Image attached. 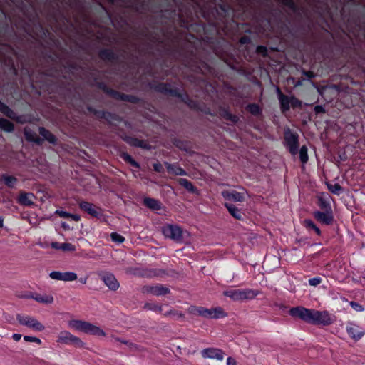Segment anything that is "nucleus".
<instances>
[{
  "label": "nucleus",
  "mask_w": 365,
  "mask_h": 365,
  "mask_svg": "<svg viewBox=\"0 0 365 365\" xmlns=\"http://www.w3.org/2000/svg\"><path fill=\"white\" fill-rule=\"evenodd\" d=\"M289 314L293 317L317 325L327 326L333 322L331 314L327 311H319L299 306L291 308Z\"/></svg>",
  "instance_id": "f257e3e1"
},
{
  "label": "nucleus",
  "mask_w": 365,
  "mask_h": 365,
  "mask_svg": "<svg viewBox=\"0 0 365 365\" xmlns=\"http://www.w3.org/2000/svg\"><path fill=\"white\" fill-rule=\"evenodd\" d=\"M68 326L78 331L98 336H105V331L99 327L88 322L78 319H73L68 322Z\"/></svg>",
  "instance_id": "f03ea898"
},
{
  "label": "nucleus",
  "mask_w": 365,
  "mask_h": 365,
  "mask_svg": "<svg viewBox=\"0 0 365 365\" xmlns=\"http://www.w3.org/2000/svg\"><path fill=\"white\" fill-rule=\"evenodd\" d=\"M260 292L252 289H228L223 292V295L233 301H245L255 299Z\"/></svg>",
  "instance_id": "7ed1b4c3"
},
{
  "label": "nucleus",
  "mask_w": 365,
  "mask_h": 365,
  "mask_svg": "<svg viewBox=\"0 0 365 365\" xmlns=\"http://www.w3.org/2000/svg\"><path fill=\"white\" fill-rule=\"evenodd\" d=\"M163 235L165 238L170 239L175 242H183L185 235H189L187 230H183L176 224H166L162 227Z\"/></svg>",
  "instance_id": "20e7f679"
},
{
  "label": "nucleus",
  "mask_w": 365,
  "mask_h": 365,
  "mask_svg": "<svg viewBox=\"0 0 365 365\" xmlns=\"http://www.w3.org/2000/svg\"><path fill=\"white\" fill-rule=\"evenodd\" d=\"M16 319L21 325L31 329L34 331H42L45 329V326L32 316L17 314Z\"/></svg>",
  "instance_id": "39448f33"
},
{
  "label": "nucleus",
  "mask_w": 365,
  "mask_h": 365,
  "mask_svg": "<svg viewBox=\"0 0 365 365\" xmlns=\"http://www.w3.org/2000/svg\"><path fill=\"white\" fill-rule=\"evenodd\" d=\"M57 342L64 344H74L78 347H84L85 343L81 339L68 331H61L58 336Z\"/></svg>",
  "instance_id": "423d86ee"
},
{
  "label": "nucleus",
  "mask_w": 365,
  "mask_h": 365,
  "mask_svg": "<svg viewBox=\"0 0 365 365\" xmlns=\"http://www.w3.org/2000/svg\"><path fill=\"white\" fill-rule=\"evenodd\" d=\"M299 135L297 133H292L289 129L284 132L285 145L288 148L292 155H296L298 151Z\"/></svg>",
  "instance_id": "0eeeda50"
},
{
  "label": "nucleus",
  "mask_w": 365,
  "mask_h": 365,
  "mask_svg": "<svg viewBox=\"0 0 365 365\" xmlns=\"http://www.w3.org/2000/svg\"><path fill=\"white\" fill-rule=\"evenodd\" d=\"M79 207L91 215L92 217L100 218L103 216V210L100 207H97L93 203L86 202V201H81L78 203Z\"/></svg>",
  "instance_id": "6e6552de"
},
{
  "label": "nucleus",
  "mask_w": 365,
  "mask_h": 365,
  "mask_svg": "<svg viewBox=\"0 0 365 365\" xmlns=\"http://www.w3.org/2000/svg\"><path fill=\"white\" fill-rule=\"evenodd\" d=\"M126 273L130 275L144 277H153L158 276L159 271L156 269H143L140 267H128L126 269Z\"/></svg>",
  "instance_id": "1a4fd4ad"
},
{
  "label": "nucleus",
  "mask_w": 365,
  "mask_h": 365,
  "mask_svg": "<svg viewBox=\"0 0 365 365\" xmlns=\"http://www.w3.org/2000/svg\"><path fill=\"white\" fill-rule=\"evenodd\" d=\"M202 317L207 319H220L227 317V313L220 307H216L211 309L204 307Z\"/></svg>",
  "instance_id": "9d476101"
},
{
  "label": "nucleus",
  "mask_w": 365,
  "mask_h": 365,
  "mask_svg": "<svg viewBox=\"0 0 365 365\" xmlns=\"http://www.w3.org/2000/svg\"><path fill=\"white\" fill-rule=\"evenodd\" d=\"M202 356L204 359H216L222 361L225 356V352L218 348L209 347L202 350Z\"/></svg>",
  "instance_id": "9b49d317"
},
{
  "label": "nucleus",
  "mask_w": 365,
  "mask_h": 365,
  "mask_svg": "<svg viewBox=\"0 0 365 365\" xmlns=\"http://www.w3.org/2000/svg\"><path fill=\"white\" fill-rule=\"evenodd\" d=\"M313 215L317 221L324 225H329L334 222V215L331 207L325 212L315 211Z\"/></svg>",
  "instance_id": "f8f14e48"
},
{
  "label": "nucleus",
  "mask_w": 365,
  "mask_h": 365,
  "mask_svg": "<svg viewBox=\"0 0 365 365\" xmlns=\"http://www.w3.org/2000/svg\"><path fill=\"white\" fill-rule=\"evenodd\" d=\"M49 277L54 280L72 282L77 279L78 277L75 272H61L59 271H53L50 272Z\"/></svg>",
  "instance_id": "ddd939ff"
},
{
  "label": "nucleus",
  "mask_w": 365,
  "mask_h": 365,
  "mask_svg": "<svg viewBox=\"0 0 365 365\" xmlns=\"http://www.w3.org/2000/svg\"><path fill=\"white\" fill-rule=\"evenodd\" d=\"M142 290L143 293L151 294L155 296H163L170 293L169 288L163 285L145 286Z\"/></svg>",
  "instance_id": "4468645a"
},
{
  "label": "nucleus",
  "mask_w": 365,
  "mask_h": 365,
  "mask_svg": "<svg viewBox=\"0 0 365 365\" xmlns=\"http://www.w3.org/2000/svg\"><path fill=\"white\" fill-rule=\"evenodd\" d=\"M101 279L104 284L111 290L115 291L119 288V283L112 273L106 272L101 275Z\"/></svg>",
  "instance_id": "2eb2a0df"
},
{
  "label": "nucleus",
  "mask_w": 365,
  "mask_h": 365,
  "mask_svg": "<svg viewBox=\"0 0 365 365\" xmlns=\"http://www.w3.org/2000/svg\"><path fill=\"white\" fill-rule=\"evenodd\" d=\"M346 331L349 336L354 339H360L364 334L363 331L357 324L351 323L346 327Z\"/></svg>",
  "instance_id": "dca6fc26"
},
{
  "label": "nucleus",
  "mask_w": 365,
  "mask_h": 365,
  "mask_svg": "<svg viewBox=\"0 0 365 365\" xmlns=\"http://www.w3.org/2000/svg\"><path fill=\"white\" fill-rule=\"evenodd\" d=\"M35 198V195L31 192H21L18 197L17 201L21 205L31 206L34 204Z\"/></svg>",
  "instance_id": "f3484780"
},
{
  "label": "nucleus",
  "mask_w": 365,
  "mask_h": 365,
  "mask_svg": "<svg viewBox=\"0 0 365 365\" xmlns=\"http://www.w3.org/2000/svg\"><path fill=\"white\" fill-rule=\"evenodd\" d=\"M26 298H31L34 299L36 302L45 304H50L53 302V297L51 294H41L37 293L31 294L29 296L26 297Z\"/></svg>",
  "instance_id": "a211bd4d"
},
{
  "label": "nucleus",
  "mask_w": 365,
  "mask_h": 365,
  "mask_svg": "<svg viewBox=\"0 0 365 365\" xmlns=\"http://www.w3.org/2000/svg\"><path fill=\"white\" fill-rule=\"evenodd\" d=\"M222 195L225 200L233 202H242L245 198L244 195L242 193L238 192L235 190L222 191Z\"/></svg>",
  "instance_id": "6ab92c4d"
},
{
  "label": "nucleus",
  "mask_w": 365,
  "mask_h": 365,
  "mask_svg": "<svg viewBox=\"0 0 365 365\" xmlns=\"http://www.w3.org/2000/svg\"><path fill=\"white\" fill-rule=\"evenodd\" d=\"M277 93L280 103L281 109L283 112L287 111L290 108L291 98L284 95L279 88H277Z\"/></svg>",
  "instance_id": "aec40b11"
},
{
  "label": "nucleus",
  "mask_w": 365,
  "mask_h": 365,
  "mask_svg": "<svg viewBox=\"0 0 365 365\" xmlns=\"http://www.w3.org/2000/svg\"><path fill=\"white\" fill-rule=\"evenodd\" d=\"M144 205L152 210H159L161 209V203L159 200L154 198L146 197L143 200Z\"/></svg>",
  "instance_id": "412c9836"
},
{
  "label": "nucleus",
  "mask_w": 365,
  "mask_h": 365,
  "mask_svg": "<svg viewBox=\"0 0 365 365\" xmlns=\"http://www.w3.org/2000/svg\"><path fill=\"white\" fill-rule=\"evenodd\" d=\"M167 170L169 173L175 175H186L187 173L182 168L176 165H173L168 163H165Z\"/></svg>",
  "instance_id": "4be33fe9"
},
{
  "label": "nucleus",
  "mask_w": 365,
  "mask_h": 365,
  "mask_svg": "<svg viewBox=\"0 0 365 365\" xmlns=\"http://www.w3.org/2000/svg\"><path fill=\"white\" fill-rule=\"evenodd\" d=\"M225 206L228 210L230 215L232 216H233L235 219H237V220L242 219L243 213L239 208L235 207L234 205L229 204V203H225Z\"/></svg>",
  "instance_id": "5701e85b"
},
{
  "label": "nucleus",
  "mask_w": 365,
  "mask_h": 365,
  "mask_svg": "<svg viewBox=\"0 0 365 365\" xmlns=\"http://www.w3.org/2000/svg\"><path fill=\"white\" fill-rule=\"evenodd\" d=\"M179 184L185 187L187 191L192 193L198 194L197 189L192 185V183L186 178H180L178 180Z\"/></svg>",
  "instance_id": "b1692460"
},
{
  "label": "nucleus",
  "mask_w": 365,
  "mask_h": 365,
  "mask_svg": "<svg viewBox=\"0 0 365 365\" xmlns=\"http://www.w3.org/2000/svg\"><path fill=\"white\" fill-rule=\"evenodd\" d=\"M39 133L48 142L51 143H55L56 141V139L55 136L50 133L48 130L45 129L44 128H39Z\"/></svg>",
  "instance_id": "393cba45"
},
{
  "label": "nucleus",
  "mask_w": 365,
  "mask_h": 365,
  "mask_svg": "<svg viewBox=\"0 0 365 365\" xmlns=\"http://www.w3.org/2000/svg\"><path fill=\"white\" fill-rule=\"evenodd\" d=\"M0 128L7 132H11L14 130V125L7 119L0 118Z\"/></svg>",
  "instance_id": "a878e982"
},
{
  "label": "nucleus",
  "mask_w": 365,
  "mask_h": 365,
  "mask_svg": "<svg viewBox=\"0 0 365 365\" xmlns=\"http://www.w3.org/2000/svg\"><path fill=\"white\" fill-rule=\"evenodd\" d=\"M304 225L307 229L313 230L317 235H321V231L319 228L314 223L312 220L309 219L304 220Z\"/></svg>",
  "instance_id": "bb28decb"
},
{
  "label": "nucleus",
  "mask_w": 365,
  "mask_h": 365,
  "mask_svg": "<svg viewBox=\"0 0 365 365\" xmlns=\"http://www.w3.org/2000/svg\"><path fill=\"white\" fill-rule=\"evenodd\" d=\"M0 111L11 118H14L15 117V113L6 104L1 101Z\"/></svg>",
  "instance_id": "cd10ccee"
},
{
  "label": "nucleus",
  "mask_w": 365,
  "mask_h": 365,
  "mask_svg": "<svg viewBox=\"0 0 365 365\" xmlns=\"http://www.w3.org/2000/svg\"><path fill=\"white\" fill-rule=\"evenodd\" d=\"M144 308L147 310H150L156 312L161 313L163 311L162 306L155 303H146Z\"/></svg>",
  "instance_id": "c85d7f7f"
},
{
  "label": "nucleus",
  "mask_w": 365,
  "mask_h": 365,
  "mask_svg": "<svg viewBox=\"0 0 365 365\" xmlns=\"http://www.w3.org/2000/svg\"><path fill=\"white\" fill-rule=\"evenodd\" d=\"M3 180H4L5 185L11 188L14 187L16 181H17V180L15 177L9 176V175H4Z\"/></svg>",
  "instance_id": "c756f323"
},
{
  "label": "nucleus",
  "mask_w": 365,
  "mask_h": 365,
  "mask_svg": "<svg viewBox=\"0 0 365 365\" xmlns=\"http://www.w3.org/2000/svg\"><path fill=\"white\" fill-rule=\"evenodd\" d=\"M329 190L332 192L333 194L339 195L342 191L341 186L338 184H329L327 185Z\"/></svg>",
  "instance_id": "7c9ffc66"
},
{
  "label": "nucleus",
  "mask_w": 365,
  "mask_h": 365,
  "mask_svg": "<svg viewBox=\"0 0 365 365\" xmlns=\"http://www.w3.org/2000/svg\"><path fill=\"white\" fill-rule=\"evenodd\" d=\"M299 158L304 164L308 161L307 148L305 145L302 146L299 150Z\"/></svg>",
  "instance_id": "2f4dec72"
},
{
  "label": "nucleus",
  "mask_w": 365,
  "mask_h": 365,
  "mask_svg": "<svg viewBox=\"0 0 365 365\" xmlns=\"http://www.w3.org/2000/svg\"><path fill=\"white\" fill-rule=\"evenodd\" d=\"M203 308V307L190 306L188 308L187 311L190 314L192 315H199L202 317Z\"/></svg>",
  "instance_id": "473e14b6"
},
{
  "label": "nucleus",
  "mask_w": 365,
  "mask_h": 365,
  "mask_svg": "<svg viewBox=\"0 0 365 365\" xmlns=\"http://www.w3.org/2000/svg\"><path fill=\"white\" fill-rule=\"evenodd\" d=\"M163 315L165 317L173 316L181 319L185 317V314L182 312H178L175 309H170L168 312L164 313Z\"/></svg>",
  "instance_id": "72a5a7b5"
},
{
  "label": "nucleus",
  "mask_w": 365,
  "mask_h": 365,
  "mask_svg": "<svg viewBox=\"0 0 365 365\" xmlns=\"http://www.w3.org/2000/svg\"><path fill=\"white\" fill-rule=\"evenodd\" d=\"M122 157L125 160V161H126L127 163H129L130 165H132L136 168L140 167L139 164L135 160H134L130 155H128L127 153H123L122 155Z\"/></svg>",
  "instance_id": "f704fd0d"
},
{
  "label": "nucleus",
  "mask_w": 365,
  "mask_h": 365,
  "mask_svg": "<svg viewBox=\"0 0 365 365\" xmlns=\"http://www.w3.org/2000/svg\"><path fill=\"white\" fill-rule=\"evenodd\" d=\"M111 240L117 243H122L125 241V237L117 232H112L110 234Z\"/></svg>",
  "instance_id": "c9c22d12"
},
{
  "label": "nucleus",
  "mask_w": 365,
  "mask_h": 365,
  "mask_svg": "<svg viewBox=\"0 0 365 365\" xmlns=\"http://www.w3.org/2000/svg\"><path fill=\"white\" fill-rule=\"evenodd\" d=\"M61 250L64 252H74L76 247L71 243L65 242L61 244Z\"/></svg>",
  "instance_id": "e433bc0d"
},
{
  "label": "nucleus",
  "mask_w": 365,
  "mask_h": 365,
  "mask_svg": "<svg viewBox=\"0 0 365 365\" xmlns=\"http://www.w3.org/2000/svg\"><path fill=\"white\" fill-rule=\"evenodd\" d=\"M319 206L322 209H325L326 210L327 209H329L331 207L329 202L327 200V197H323L322 196L319 197Z\"/></svg>",
  "instance_id": "4c0bfd02"
},
{
  "label": "nucleus",
  "mask_w": 365,
  "mask_h": 365,
  "mask_svg": "<svg viewBox=\"0 0 365 365\" xmlns=\"http://www.w3.org/2000/svg\"><path fill=\"white\" fill-rule=\"evenodd\" d=\"M248 110L254 115H257L260 112L259 107L255 104H251L247 106Z\"/></svg>",
  "instance_id": "58836bf2"
},
{
  "label": "nucleus",
  "mask_w": 365,
  "mask_h": 365,
  "mask_svg": "<svg viewBox=\"0 0 365 365\" xmlns=\"http://www.w3.org/2000/svg\"><path fill=\"white\" fill-rule=\"evenodd\" d=\"M24 341H26L27 342H34L39 345L41 344V343H42L41 340L39 338L36 337V336H24Z\"/></svg>",
  "instance_id": "ea45409f"
},
{
  "label": "nucleus",
  "mask_w": 365,
  "mask_h": 365,
  "mask_svg": "<svg viewBox=\"0 0 365 365\" xmlns=\"http://www.w3.org/2000/svg\"><path fill=\"white\" fill-rule=\"evenodd\" d=\"M350 306L356 312H363L364 308L362 305L359 304L358 302L351 301L349 302Z\"/></svg>",
  "instance_id": "a19ab883"
},
{
  "label": "nucleus",
  "mask_w": 365,
  "mask_h": 365,
  "mask_svg": "<svg viewBox=\"0 0 365 365\" xmlns=\"http://www.w3.org/2000/svg\"><path fill=\"white\" fill-rule=\"evenodd\" d=\"M322 279L321 277H317L309 279V284L311 286L316 287L322 282Z\"/></svg>",
  "instance_id": "79ce46f5"
},
{
  "label": "nucleus",
  "mask_w": 365,
  "mask_h": 365,
  "mask_svg": "<svg viewBox=\"0 0 365 365\" xmlns=\"http://www.w3.org/2000/svg\"><path fill=\"white\" fill-rule=\"evenodd\" d=\"M56 214L58 215L61 217L63 218H70L71 213L63 211V210H57Z\"/></svg>",
  "instance_id": "37998d69"
},
{
  "label": "nucleus",
  "mask_w": 365,
  "mask_h": 365,
  "mask_svg": "<svg viewBox=\"0 0 365 365\" xmlns=\"http://www.w3.org/2000/svg\"><path fill=\"white\" fill-rule=\"evenodd\" d=\"M153 168H154L155 171H156L158 173H161L163 170V165L160 163H154Z\"/></svg>",
  "instance_id": "c03bdc74"
},
{
  "label": "nucleus",
  "mask_w": 365,
  "mask_h": 365,
  "mask_svg": "<svg viewBox=\"0 0 365 365\" xmlns=\"http://www.w3.org/2000/svg\"><path fill=\"white\" fill-rule=\"evenodd\" d=\"M227 365H237L236 360L234 358L229 356L227 359Z\"/></svg>",
  "instance_id": "a18cd8bd"
},
{
  "label": "nucleus",
  "mask_w": 365,
  "mask_h": 365,
  "mask_svg": "<svg viewBox=\"0 0 365 365\" xmlns=\"http://www.w3.org/2000/svg\"><path fill=\"white\" fill-rule=\"evenodd\" d=\"M51 247L56 250H61V244L57 242H53L51 243Z\"/></svg>",
  "instance_id": "49530a36"
},
{
  "label": "nucleus",
  "mask_w": 365,
  "mask_h": 365,
  "mask_svg": "<svg viewBox=\"0 0 365 365\" xmlns=\"http://www.w3.org/2000/svg\"><path fill=\"white\" fill-rule=\"evenodd\" d=\"M70 218L72 219L74 221L78 222V221L80 220L81 217L78 215L71 214L70 215Z\"/></svg>",
  "instance_id": "de8ad7c7"
},
{
  "label": "nucleus",
  "mask_w": 365,
  "mask_h": 365,
  "mask_svg": "<svg viewBox=\"0 0 365 365\" xmlns=\"http://www.w3.org/2000/svg\"><path fill=\"white\" fill-rule=\"evenodd\" d=\"M21 336H21V334H14L12 335V338H13V339H14V341H19L21 339Z\"/></svg>",
  "instance_id": "09e8293b"
},
{
  "label": "nucleus",
  "mask_w": 365,
  "mask_h": 365,
  "mask_svg": "<svg viewBox=\"0 0 365 365\" xmlns=\"http://www.w3.org/2000/svg\"><path fill=\"white\" fill-rule=\"evenodd\" d=\"M115 339L116 341L120 342V343H123V344H127V345H132V343H130L129 341L123 340V339H121L120 338H115Z\"/></svg>",
  "instance_id": "8fccbe9b"
},
{
  "label": "nucleus",
  "mask_w": 365,
  "mask_h": 365,
  "mask_svg": "<svg viewBox=\"0 0 365 365\" xmlns=\"http://www.w3.org/2000/svg\"><path fill=\"white\" fill-rule=\"evenodd\" d=\"M291 101H292L291 103H292L293 105H299L300 104V102L294 97H292Z\"/></svg>",
  "instance_id": "3c124183"
},
{
  "label": "nucleus",
  "mask_w": 365,
  "mask_h": 365,
  "mask_svg": "<svg viewBox=\"0 0 365 365\" xmlns=\"http://www.w3.org/2000/svg\"><path fill=\"white\" fill-rule=\"evenodd\" d=\"M304 75L306 76H307L308 78H313V77H314V73L312 72H311V71L304 72Z\"/></svg>",
  "instance_id": "603ef678"
},
{
  "label": "nucleus",
  "mask_w": 365,
  "mask_h": 365,
  "mask_svg": "<svg viewBox=\"0 0 365 365\" xmlns=\"http://www.w3.org/2000/svg\"><path fill=\"white\" fill-rule=\"evenodd\" d=\"M323 110L322 106H317L315 107V110L317 113H319Z\"/></svg>",
  "instance_id": "864d4df0"
},
{
  "label": "nucleus",
  "mask_w": 365,
  "mask_h": 365,
  "mask_svg": "<svg viewBox=\"0 0 365 365\" xmlns=\"http://www.w3.org/2000/svg\"><path fill=\"white\" fill-rule=\"evenodd\" d=\"M24 133H25V135H26V138H27L28 140H32V139H31V138L29 137V131H28L27 130H25V132H24Z\"/></svg>",
  "instance_id": "5fc2aeb1"
},
{
  "label": "nucleus",
  "mask_w": 365,
  "mask_h": 365,
  "mask_svg": "<svg viewBox=\"0 0 365 365\" xmlns=\"http://www.w3.org/2000/svg\"><path fill=\"white\" fill-rule=\"evenodd\" d=\"M80 282L82 283V284H86V282H87V277H84V278H81L80 279Z\"/></svg>",
  "instance_id": "6e6d98bb"
},
{
  "label": "nucleus",
  "mask_w": 365,
  "mask_h": 365,
  "mask_svg": "<svg viewBox=\"0 0 365 365\" xmlns=\"http://www.w3.org/2000/svg\"><path fill=\"white\" fill-rule=\"evenodd\" d=\"M4 225V219L0 217V227H2Z\"/></svg>",
  "instance_id": "4d7b16f0"
},
{
  "label": "nucleus",
  "mask_w": 365,
  "mask_h": 365,
  "mask_svg": "<svg viewBox=\"0 0 365 365\" xmlns=\"http://www.w3.org/2000/svg\"><path fill=\"white\" fill-rule=\"evenodd\" d=\"M134 145H140L139 142L137 140H133V143H132Z\"/></svg>",
  "instance_id": "13d9d810"
},
{
  "label": "nucleus",
  "mask_w": 365,
  "mask_h": 365,
  "mask_svg": "<svg viewBox=\"0 0 365 365\" xmlns=\"http://www.w3.org/2000/svg\"><path fill=\"white\" fill-rule=\"evenodd\" d=\"M245 41H245V38H242L240 39V43H245Z\"/></svg>",
  "instance_id": "bf43d9fd"
},
{
  "label": "nucleus",
  "mask_w": 365,
  "mask_h": 365,
  "mask_svg": "<svg viewBox=\"0 0 365 365\" xmlns=\"http://www.w3.org/2000/svg\"><path fill=\"white\" fill-rule=\"evenodd\" d=\"M364 279H365V276L364 277Z\"/></svg>",
  "instance_id": "052dcab7"
}]
</instances>
